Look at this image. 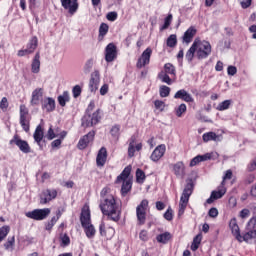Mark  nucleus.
<instances>
[{"label": "nucleus", "instance_id": "72a5a7b5", "mask_svg": "<svg viewBox=\"0 0 256 256\" xmlns=\"http://www.w3.org/2000/svg\"><path fill=\"white\" fill-rule=\"evenodd\" d=\"M82 227H83L86 237H88V239H93V237H95L96 230H95V226H93V224H88V225L82 226Z\"/></svg>", "mask_w": 256, "mask_h": 256}, {"label": "nucleus", "instance_id": "680f3d73", "mask_svg": "<svg viewBox=\"0 0 256 256\" xmlns=\"http://www.w3.org/2000/svg\"><path fill=\"white\" fill-rule=\"evenodd\" d=\"M208 215H209V217H211L212 219H215V217H218V216H219V210H217V208H211V209L208 211Z\"/></svg>", "mask_w": 256, "mask_h": 256}, {"label": "nucleus", "instance_id": "8fccbe9b", "mask_svg": "<svg viewBox=\"0 0 256 256\" xmlns=\"http://www.w3.org/2000/svg\"><path fill=\"white\" fill-rule=\"evenodd\" d=\"M170 93H171V88H169L168 86L160 87V97H169Z\"/></svg>", "mask_w": 256, "mask_h": 256}, {"label": "nucleus", "instance_id": "864d4df0", "mask_svg": "<svg viewBox=\"0 0 256 256\" xmlns=\"http://www.w3.org/2000/svg\"><path fill=\"white\" fill-rule=\"evenodd\" d=\"M233 177V171L227 170L223 176V180L221 183H223V186H225V181L231 180Z\"/></svg>", "mask_w": 256, "mask_h": 256}, {"label": "nucleus", "instance_id": "1a4fd4ad", "mask_svg": "<svg viewBox=\"0 0 256 256\" xmlns=\"http://www.w3.org/2000/svg\"><path fill=\"white\" fill-rule=\"evenodd\" d=\"M60 3L70 15H75L79 9V0H60Z\"/></svg>", "mask_w": 256, "mask_h": 256}, {"label": "nucleus", "instance_id": "c85d7f7f", "mask_svg": "<svg viewBox=\"0 0 256 256\" xmlns=\"http://www.w3.org/2000/svg\"><path fill=\"white\" fill-rule=\"evenodd\" d=\"M173 171L176 177H185V164L182 161L177 162L173 166Z\"/></svg>", "mask_w": 256, "mask_h": 256}, {"label": "nucleus", "instance_id": "b1692460", "mask_svg": "<svg viewBox=\"0 0 256 256\" xmlns=\"http://www.w3.org/2000/svg\"><path fill=\"white\" fill-rule=\"evenodd\" d=\"M99 81H101L99 72L95 71L91 75V79H90V83H89L90 91H97V89L99 87Z\"/></svg>", "mask_w": 256, "mask_h": 256}, {"label": "nucleus", "instance_id": "3c124183", "mask_svg": "<svg viewBox=\"0 0 256 256\" xmlns=\"http://www.w3.org/2000/svg\"><path fill=\"white\" fill-rule=\"evenodd\" d=\"M136 179L138 183H143V181H145V172H143L141 169H137Z\"/></svg>", "mask_w": 256, "mask_h": 256}, {"label": "nucleus", "instance_id": "052dcab7", "mask_svg": "<svg viewBox=\"0 0 256 256\" xmlns=\"http://www.w3.org/2000/svg\"><path fill=\"white\" fill-rule=\"evenodd\" d=\"M69 243H71V239L69 238V236H67V234H65L64 236L61 237L62 247H67V245H69Z\"/></svg>", "mask_w": 256, "mask_h": 256}, {"label": "nucleus", "instance_id": "5fc2aeb1", "mask_svg": "<svg viewBox=\"0 0 256 256\" xmlns=\"http://www.w3.org/2000/svg\"><path fill=\"white\" fill-rule=\"evenodd\" d=\"M247 171L250 173H253V171H256V157L250 161V163L247 165Z\"/></svg>", "mask_w": 256, "mask_h": 256}, {"label": "nucleus", "instance_id": "6ab92c4d", "mask_svg": "<svg viewBox=\"0 0 256 256\" xmlns=\"http://www.w3.org/2000/svg\"><path fill=\"white\" fill-rule=\"evenodd\" d=\"M95 137V133L89 132L88 134L84 135L78 142V149L83 150L87 149V146L93 141V138Z\"/></svg>", "mask_w": 256, "mask_h": 256}, {"label": "nucleus", "instance_id": "f704fd0d", "mask_svg": "<svg viewBox=\"0 0 256 256\" xmlns=\"http://www.w3.org/2000/svg\"><path fill=\"white\" fill-rule=\"evenodd\" d=\"M58 103L61 107H65L69 103V92L64 91L62 95L58 96Z\"/></svg>", "mask_w": 256, "mask_h": 256}, {"label": "nucleus", "instance_id": "4c0bfd02", "mask_svg": "<svg viewBox=\"0 0 256 256\" xmlns=\"http://www.w3.org/2000/svg\"><path fill=\"white\" fill-rule=\"evenodd\" d=\"M202 239H203V236L201 234H198L195 236L191 245L192 251H197V249H199V245H201Z\"/></svg>", "mask_w": 256, "mask_h": 256}, {"label": "nucleus", "instance_id": "bb28decb", "mask_svg": "<svg viewBox=\"0 0 256 256\" xmlns=\"http://www.w3.org/2000/svg\"><path fill=\"white\" fill-rule=\"evenodd\" d=\"M197 35V29L195 27L191 26L183 35V43H186V45H189L191 41H193V37Z\"/></svg>", "mask_w": 256, "mask_h": 256}, {"label": "nucleus", "instance_id": "a19ab883", "mask_svg": "<svg viewBox=\"0 0 256 256\" xmlns=\"http://www.w3.org/2000/svg\"><path fill=\"white\" fill-rule=\"evenodd\" d=\"M160 81H162V83H166V85H172L173 84V80L171 79V77H169V74L165 73V72H161L158 75Z\"/></svg>", "mask_w": 256, "mask_h": 256}, {"label": "nucleus", "instance_id": "bf43d9fd", "mask_svg": "<svg viewBox=\"0 0 256 256\" xmlns=\"http://www.w3.org/2000/svg\"><path fill=\"white\" fill-rule=\"evenodd\" d=\"M9 107V101L7 100V97H3L0 101V109L2 111H5Z\"/></svg>", "mask_w": 256, "mask_h": 256}, {"label": "nucleus", "instance_id": "e2e57ef3", "mask_svg": "<svg viewBox=\"0 0 256 256\" xmlns=\"http://www.w3.org/2000/svg\"><path fill=\"white\" fill-rule=\"evenodd\" d=\"M256 225V217H252L247 223V229L251 231V229H255Z\"/></svg>", "mask_w": 256, "mask_h": 256}, {"label": "nucleus", "instance_id": "c03bdc74", "mask_svg": "<svg viewBox=\"0 0 256 256\" xmlns=\"http://www.w3.org/2000/svg\"><path fill=\"white\" fill-rule=\"evenodd\" d=\"M187 112V105L184 103L180 104L175 108V114L177 117H183V114Z\"/></svg>", "mask_w": 256, "mask_h": 256}, {"label": "nucleus", "instance_id": "412c9836", "mask_svg": "<svg viewBox=\"0 0 256 256\" xmlns=\"http://www.w3.org/2000/svg\"><path fill=\"white\" fill-rule=\"evenodd\" d=\"M141 149H143V144L142 143H138L135 146V138L132 137L130 139L129 142V146H128V157H135V151H141Z\"/></svg>", "mask_w": 256, "mask_h": 256}, {"label": "nucleus", "instance_id": "338daca9", "mask_svg": "<svg viewBox=\"0 0 256 256\" xmlns=\"http://www.w3.org/2000/svg\"><path fill=\"white\" fill-rule=\"evenodd\" d=\"M139 237L141 241H147V239H149V234L147 233V230H142L139 234Z\"/></svg>", "mask_w": 256, "mask_h": 256}, {"label": "nucleus", "instance_id": "39448f33", "mask_svg": "<svg viewBox=\"0 0 256 256\" xmlns=\"http://www.w3.org/2000/svg\"><path fill=\"white\" fill-rule=\"evenodd\" d=\"M20 125L25 131V133H29L31 127V116L29 115V109L27 106L20 105Z\"/></svg>", "mask_w": 256, "mask_h": 256}, {"label": "nucleus", "instance_id": "dca6fc26", "mask_svg": "<svg viewBox=\"0 0 256 256\" xmlns=\"http://www.w3.org/2000/svg\"><path fill=\"white\" fill-rule=\"evenodd\" d=\"M229 227L232 231V235L235 236V239H237L239 243H243V236H241V230L239 229L236 218L230 220Z\"/></svg>", "mask_w": 256, "mask_h": 256}, {"label": "nucleus", "instance_id": "423d86ee", "mask_svg": "<svg viewBox=\"0 0 256 256\" xmlns=\"http://www.w3.org/2000/svg\"><path fill=\"white\" fill-rule=\"evenodd\" d=\"M147 209H149V200L147 199L142 200L136 207V216L140 225H145Z\"/></svg>", "mask_w": 256, "mask_h": 256}, {"label": "nucleus", "instance_id": "ddd939ff", "mask_svg": "<svg viewBox=\"0 0 256 256\" xmlns=\"http://www.w3.org/2000/svg\"><path fill=\"white\" fill-rule=\"evenodd\" d=\"M115 59H117V46L110 43L105 48V61H107V63H112Z\"/></svg>", "mask_w": 256, "mask_h": 256}, {"label": "nucleus", "instance_id": "393cba45", "mask_svg": "<svg viewBox=\"0 0 256 256\" xmlns=\"http://www.w3.org/2000/svg\"><path fill=\"white\" fill-rule=\"evenodd\" d=\"M202 139L204 143H209V141L219 142L223 140V136L217 135L215 132H208L202 135Z\"/></svg>", "mask_w": 256, "mask_h": 256}, {"label": "nucleus", "instance_id": "473e14b6", "mask_svg": "<svg viewBox=\"0 0 256 256\" xmlns=\"http://www.w3.org/2000/svg\"><path fill=\"white\" fill-rule=\"evenodd\" d=\"M37 45H39V40L37 39V36L32 37L27 46L26 49L30 52V53H35V49H37Z\"/></svg>", "mask_w": 256, "mask_h": 256}, {"label": "nucleus", "instance_id": "de8ad7c7", "mask_svg": "<svg viewBox=\"0 0 256 256\" xmlns=\"http://www.w3.org/2000/svg\"><path fill=\"white\" fill-rule=\"evenodd\" d=\"M107 33H109V25L102 23L99 28V35L101 37H105V35H107Z\"/></svg>", "mask_w": 256, "mask_h": 256}, {"label": "nucleus", "instance_id": "4be33fe9", "mask_svg": "<svg viewBox=\"0 0 256 256\" xmlns=\"http://www.w3.org/2000/svg\"><path fill=\"white\" fill-rule=\"evenodd\" d=\"M209 159H213V153L198 155L190 161V167H195L196 165H199L200 163H202V161H209Z\"/></svg>", "mask_w": 256, "mask_h": 256}, {"label": "nucleus", "instance_id": "a878e982", "mask_svg": "<svg viewBox=\"0 0 256 256\" xmlns=\"http://www.w3.org/2000/svg\"><path fill=\"white\" fill-rule=\"evenodd\" d=\"M107 161V149L105 147H102L97 155L96 163L98 167H103Z\"/></svg>", "mask_w": 256, "mask_h": 256}, {"label": "nucleus", "instance_id": "f257e3e1", "mask_svg": "<svg viewBox=\"0 0 256 256\" xmlns=\"http://www.w3.org/2000/svg\"><path fill=\"white\" fill-rule=\"evenodd\" d=\"M100 209L103 215H107L111 221H119L121 219V208L117 205L113 195L107 196L103 202L100 203Z\"/></svg>", "mask_w": 256, "mask_h": 256}, {"label": "nucleus", "instance_id": "58836bf2", "mask_svg": "<svg viewBox=\"0 0 256 256\" xmlns=\"http://www.w3.org/2000/svg\"><path fill=\"white\" fill-rule=\"evenodd\" d=\"M251 239H256V230H250L242 236V241L249 243Z\"/></svg>", "mask_w": 256, "mask_h": 256}, {"label": "nucleus", "instance_id": "6e6552de", "mask_svg": "<svg viewBox=\"0 0 256 256\" xmlns=\"http://www.w3.org/2000/svg\"><path fill=\"white\" fill-rule=\"evenodd\" d=\"M51 214V209L43 208V209H35L33 211L26 212V217L28 219H34V221H43V219H47Z\"/></svg>", "mask_w": 256, "mask_h": 256}, {"label": "nucleus", "instance_id": "4d7b16f0", "mask_svg": "<svg viewBox=\"0 0 256 256\" xmlns=\"http://www.w3.org/2000/svg\"><path fill=\"white\" fill-rule=\"evenodd\" d=\"M164 219H166V221H173V209H171V207L164 213Z\"/></svg>", "mask_w": 256, "mask_h": 256}, {"label": "nucleus", "instance_id": "2f4dec72", "mask_svg": "<svg viewBox=\"0 0 256 256\" xmlns=\"http://www.w3.org/2000/svg\"><path fill=\"white\" fill-rule=\"evenodd\" d=\"M33 137L34 140L37 142V145H41V141H43L44 137L43 128L41 127V125H38L36 127Z\"/></svg>", "mask_w": 256, "mask_h": 256}, {"label": "nucleus", "instance_id": "aec40b11", "mask_svg": "<svg viewBox=\"0 0 256 256\" xmlns=\"http://www.w3.org/2000/svg\"><path fill=\"white\" fill-rule=\"evenodd\" d=\"M174 99H181L185 103H193L194 101L193 96L185 89L178 90L174 95Z\"/></svg>", "mask_w": 256, "mask_h": 256}, {"label": "nucleus", "instance_id": "7ed1b4c3", "mask_svg": "<svg viewBox=\"0 0 256 256\" xmlns=\"http://www.w3.org/2000/svg\"><path fill=\"white\" fill-rule=\"evenodd\" d=\"M192 194H193V182H190L186 184L180 198L179 211H178L179 217H181V215L185 213V209H187V205L189 203V197H191Z\"/></svg>", "mask_w": 256, "mask_h": 256}, {"label": "nucleus", "instance_id": "20e7f679", "mask_svg": "<svg viewBox=\"0 0 256 256\" xmlns=\"http://www.w3.org/2000/svg\"><path fill=\"white\" fill-rule=\"evenodd\" d=\"M196 43V57L197 59H207L211 55V43L201 41L199 38L194 40Z\"/></svg>", "mask_w": 256, "mask_h": 256}, {"label": "nucleus", "instance_id": "f8f14e48", "mask_svg": "<svg viewBox=\"0 0 256 256\" xmlns=\"http://www.w3.org/2000/svg\"><path fill=\"white\" fill-rule=\"evenodd\" d=\"M153 53V50H151V48H147L142 55L140 56V58L137 61L136 67L138 69H143V67H145V65H149L150 61H151V55Z\"/></svg>", "mask_w": 256, "mask_h": 256}, {"label": "nucleus", "instance_id": "2eb2a0df", "mask_svg": "<svg viewBox=\"0 0 256 256\" xmlns=\"http://www.w3.org/2000/svg\"><path fill=\"white\" fill-rule=\"evenodd\" d=\"M57 198V190L55 189H47L45 190L41 197H40V203L42 205H47L50 201H53V199Z\"/></svg>", "mask_w": 256, "mask_h": 256}, {"label": "nucleus", "instance_id": "79ce46f5", "mask_svg": "<svg viewBox=\"0 0 256 256\" xmlns=\"http://www.w3.org/2000/svg\"><path fill=\"white\" fill-rule=\"evenodd\" d=\"M4 248L6 251H13L15 249V236L8 238V240L4 244Z\"/></svg>", "mask_w": 256, "mask_h": 256}, {"label": "nucleus", "instance_id": "cd10ccee", "mask_svg": "<svg viewBox=\"0 0 256 256\" xmlns=\"http://www.w3.org/2000/svg\"><path fill=\"white\" fill-rule=\"evenodd\" d=\"M43 97V89L42 88H36L32 92V98H31V105H39L41 99Z\"/></svg>", "mask_w": 256, "mask_h": 256}, {"label": "nucleus", "instance_id": "603ef678", "mask_svg": "<svg viewBox=\"0 0 256 256\" xmlns=\"http://www.w3.org/2000/svg\"><path fill=\"white\" fill-rule=\"evenodd\" d=\"M59 221V218L52 217V219L46 224V231H51L55 227V223Z\"/></svg>", "mask_w": 256, "mask_h": 256}, {"label": "nucleus", "instance_id": "f3484780", "mask_svg": "<svg viewBox=\"0 0 256 256\" xmlns=\"http://www.w3.org/2000/svg\"><path fill=\"white\" fill-rule=\"evenodd\" d=\"M80 222L82 227H87V225H91V211L89 210V206H84L82 208Z\"/></svg>", "mask_w": 256, "mask_h": 256}, {"label": "nucleus", "instance_id": "09e8293b", "mask_svg": "<svg viewBox=\"0 0 256 256\" xmlns=\"http://www.w3.org/2000/svg\"><path fill=\"white\" fill-rule=\"evenodd\" d=\"M171 21H173V14H169L165 18L164 25L161 27V31H164V29H169V25H171Z\"/></svg>", "mask_w": 256, "mask_h": 256}, {"label": "nucleus", "instance_id": "f03ea898", "mask_svg": "<svg viewBox=\"0 0 256 256\" xmlns=\"http://www.w3.org/2000/svg\"><path fill=\"white\" fill-rule=\"evenodd\" d=\"M129 175H131V166L125 167L121 174L117 176L115 181L117 185L122 183L121 194L123 197H125V195H127V193H129L133 187V180L129 178Z\"/></svg>", "mask_w": 256, "mask_h": 256}, {"label": "nucleus", "instance_id": "37998d69", "mask_svg": "<svg viewBox=\"0 0 256 256\" xmlns=\"http://www.w3.org/2000/svg\"><path fill=\"white\" fill-rule=\"evenodd\" d=\"M231 103H233L231 100H224L223 102L218 104L216 109L217 111H227V109L231 107Z\"/></svg>", "mask_w": 256, "mask_h": 256}, {"label": "nucleus", "instance_id": "4468645a", "mask_svg": "<svg viewBox=\"0 0 256 256\" xmlns=\"http://www.w3.org/2000/svg\"><path fill=\"white\" fill-rule=\"evenodd\" d=\"M166 151L167 147L165 144L158 145L150 155L151 161H153V163H157L165 155Z\"/></svg>", "mask_w": 256, "mask_h": 256}, {"label": "nucleus", "instance_id": "c9c22d12", "mask_svg": "<svg viewBox=\"0 0 256 256\" xmlns=\"http://www.w3.org/2000/svg\"><path fill=\"white\" fill-rule=\"evenodd\" d=\"M170 239H171V233L169 232L162 233L156 237V241H158V243H163V244L169 243Z\"/></svg>", "mask_w": 256, "mask_h": 256}, {"label": "nucleus", "instance_id": "a211bd4d", "mask_svg": "<svg viewBox=\"0 0 256 256\" xmlns=\"http://www.w3.org/2000/svg\"><path fill=\"white\" fill-rule=\"evenodd\" d=\"M99 232L101 237H105V239H113L115 235V229L113 227H106L103 222L99 226Z\"/></svg>", "mask_w": 256, "mask_h": 256}, {"label": "nucleus", "instance_id": "49530a36", "mask_svg": "<svg viewBox=\"0 0 256 256\" xmlns=\"http://www.w3.org/2000/svg\"><path fill=\"white\" fill-rule=\"evenodd\" d=\"M177 45V35L172 34L167 39V46L168 47H175Z\"/></svg>", "mask_w": 256, "mask_h": 256}, {"label": "nucleus", "instance_id": "ea45409f", "mask_svg": "<svg viewBox=\"0 0 256 256\" xmlns=\"http://www.w3.org/2000/svg\"><path fill=\"white\" fill-rule=\"evenodd\" d=\"M110 135L114 139H119V135H121V126L117 124L112 126V128L110 129Z\"/></svg>", "mask_w": 256, "mask_h": 256}, {"label": "nucleus", "instance_id": "0eeeda50", "mask_svg": "<svg viewBox=\"0 0 256 256\" xmlns=\"http://www.w3.org/2000/svg\"><path fill=\"white\" fill-rule=\"evenodd\" d=\"M101 121V109L96 110L92 114H86L82 118V126L83 127H93L97 125Z\"/></svg>", "mask_w": 256, "mask_h": 256}, {"label": "nucleus", "instance_id": "0e129e2a", "mask_svg": "<svg viewBox=\"0 0 256 256\" xmlns=\"http://www.w3.org/2000/svg\"><path fill=\"white\" fill-rule=\"evenodd\" d=\"M227 73L231 77H233L234 75H237V67H235V66H228Z\"/></svg>", "mask_w": 256, "mask_h": 256}, {"label": "nucleus", "instance_id": "c756f323", "mask_svg": "<svg viewBox=\"0 0 256 256\" xmlns=\"http://www.w3.org/2000/svg\"><path fill=\"white\" fill-rule=\"evenodd\" d=\"M42 109H45L48 113L55 111V99L48 97L44 100Z\"/></svg>", "mask_w": 256, "mask_h": 256}, {"label": "nucleus", "instance_id": "774afa93", "mask_svg": "<svg viewBox=\"0 0 256 256\" xmlns=\"http://www.w3.org/2000/svg\"><path fill=\"white\" fill-rule=\"evenodd\" d=\"M249 215H251V211H249V209H243L240 212V217L242 219H247V217H249Z\"/></svg>", "mask_w": 256, "mask_h": 256}, {"label": "nucleus", "instance_id": "7c9ffc66", "mask_svg": "<svg viewBox=\"0 0 256 256\" xmlns=\"http://www.w3.org/2000/svg\"><path fill=\"white\" fill-rule=\"evenodd\" d=\"M195 53H197V42H193L189 50L186 52L185 59L188 61V63H191V61H193Z\"/></svg>", "mask_w": 256, "mask_h": 256}, {"label": "nucleus", "instance_id": "a18cd8bd", "mask_svg": "<svg viewBox=\"0 0 256 256\" xmlns=\"http://www.w3.org/2000/svg\"><path fill=\"white\" fill-rule=\"evenodd\" d=\"M11 231V228L9 226H2L0 228V243L9 235V232Z\"/></svg>", "mask_w": 256, "mask_h": 256}, {"label": "nucleus", "instance_id": "e433bc0d", "mask_svg": "<svg viewBox=\"0 0 256 256\" xmlns=\"http://www.w3.org/2000/svg\"><path fill=\"white\" fill-rule=\"evenodd\" d=\"M164 73H166V75H173V77H175V75H177L175 66H173V64H171V63H166L164 65Z\"/></svg>", "mask_w": 256, "mask_h": 256}, {"label": "nucleus", "instance_id": "13d9d810", "mask_svg": "<svg viewBox=\"0 0 256 256\" xmlns=\"http://www.w3.org/2000/svg\"><path fill=\"white\" fill-rule=\"evenodd\" d=\"M74 99H77L81 95V86L76 85L72 89Z\"/></svg>", "mask_w": 256, "mask_h": 256}, {"label": "nucleus", "instance_id": "9d476101", "mask_svg": "<svg viewBox=\"0 0 256 256\" xmlns=\"http://www.w3.org/2000/svg\"><path fill=\"white\" fill-rule=\"evenodd\" d=\"M225 193H227V188L223 186V182L220 186H218L217 190H214L211 192L210 197L206 200V203L208 205H211L214 201H217V199H221Z\"/></svg>", "mask_w": 256, "mask_h": 256}, {"label": "nucleus", "instance_id": "69168bd1", "mask_svg": "<svg viewBox=\"0 0 256 256\" xmlns=\"http://www.w3.org/2000/svg\"><path fill=\"white\" fill-rule=\"evenodd\" d=\"M106 19H108V21H117V12H109Z\"/></svg>", "mask_w": 256, "mask_h": 256}, {"label": "nucleus", "instance_id": "9b49d317", "mask_svg": "<svg viewBox=\"0 0 256 256\" xmlns=\"http://www.w3.org/2000/svg\"><path fill=\"white\" fill-rule=\"evenodd\" d=\"M10 145H16L22 151V153H31V147L27 141L20 139L18 135H14L10 140Z\"/></svg>", "mask_w": 256, "mask_h": 256}, {"label": "nucleus", "instance_id": "5701e85b", "mask_svg": "<svg viewBox=\"0 0 256 256\" xmlns=\"http://www.w3.org/2000/svg\"><path fill=\"white\" fill-rule=\"evenodd\" d=\"M31 71L32 73H35V74L41 71V54L39 52H37L34 58L32 59Z\"/></svg>", "mask_w": 256, "mask_h": 256}, {"label": "nucleus", "instance_id": "6e6d98bb", "mask_svg": "<svg viewBox=\"0 0 256 256\" xmlns=\"http://www.w3.org/2000/svg\"><path fill=\"white\" fill-rule=\"evenodd\" d=\"M154 106L159 111H165V102H163L161 100L154 101Z\"/></svg>", "mask_w": 256, "mask_h": 256}]
</instances>
